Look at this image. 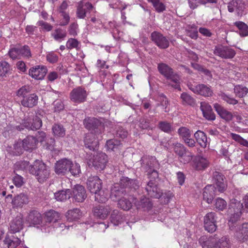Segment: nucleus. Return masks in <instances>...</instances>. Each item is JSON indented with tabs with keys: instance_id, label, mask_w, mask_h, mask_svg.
<instances>
[{
	"instance_id": "1",
	"label": "nucleus",
	"mask_w": 248,
	"mask_h": 248,
	"mask_svg": "<svg viewBox=\"0 0 248 248\" xmlns=\"http://www.w3.org/2000/svg\"><path fill=\"white\" fill-rule=\"evenodd\" d=\"M29 172L34 175L36 179L40 183L46 181L50 176L49 167L45 163L38 160H36L29 167Z\"/></svg>"
},
{
	"instance_id": "2",
	"label": "nucleus",
	"mask_w": 248,
	"mask_h": 248,
	"mask_svg": "<svg viewBox=\"0 0 248 248\" xmlns=\"http://www.w3.org/2000/svg\"><path fill=\"white\" fill-rule=\"evenodd\" d=\"M42 125V122L41 119L37 116H25L22 120V124L18 125L11 124V130L12 131L17 130L20 131L25 128L32 130L39 129Z\"/></svg>"
},
{
	"instance_id": "3",
	"label": "nucleus",
	"mask_w": 248,
	"mask_h": 248,
	"mask_svg": "<svg viewBox=\"0 0 248 248\" xmlns=\"http://www.w3.org/2000/svg\"><path fill=\"white\" fill-rule=\"evenodd\" d=\"M157 68L161 75L170 80L169 85L175 89L181 90L179 85L180 78L177 74L173 72L171 68L165 63H161L158 64Z\"/></svg>"
},
{
	"instance_id": "4",
	"label": "nucleus",
	"mask_w": 248,
	"mask_h": 248,
	"mask_svg": "<svg viewBox=\"0 0 248 248\" xmlns=\"http://www.w3.org/2000/svg\"><path fill=\"white\" fill-rule=\"evenodd\" d=\"M145 163V169L149 178L156 179L159 177L157 170L160 168V164L155 156H149L143 160Z\"/></svg>"
},
{
	"instance_id": "5",
	"label": "nucleus",
	"mask_w": 248,
	"mask_h": 248,
	"mask_svg": "<svg viewBox=\"0 0 248 248\" xmlns=\"http://www.w3.org/2000/svg\"><path fill=\"white\" fill-rule=\"evenodd\" d=\"M214 54L224 59H231L236 55V51L232 47L222 45L215 46Z\"/></svg>"
},
{
	"instance_id": "6",
	"label": "nucleus",
	"mask_w": 248,
	"mask_h": 248,
	"mask_svg": "<svg viewBox=\"0 0 248 248\" xmlns=\"http://www.w3.org/2000/svg\"><path fill=\"white\" fill-rule=\"evenodd\" d=\"M188 89L194 93L205 96H211L213 93L210 86L203 84H192L190 82L187 83Z\"/></svg>"
},
{
	"instance_id": "7",
	"label": "nucleus",
	"mask_w": 248,
	"mask_h": 248,
	"mask_svg": "<svg viewBox=\"0 0 248 248\" xmlns=\"http://www.w3.org/2000/svg\"><path fill=\"white\" fill-rule=\"evenodd\" d=\"M147 194L151 198H160L162 195V191L157 187L156 179L150 178V181L144 187Z\"/></svg>"
},
{
	"instance_id": "8",
	"label": "nucleus",
	"mask_w": 248,
	"mask_h": 248,
	"mask_svg": "<svg viewBox=\"0 0 248 248\" xmlns=\"http://www.w3.org/2000/svg\"><path fill=\"white\" fill-rule=\"evenodd\" d=\"M71 100L76 103H81L86 100L88 93L85 88L81 86L72 90L70 93Z\"/></svg>"
},
{
	"instance_id": "9",
	"label": "nucleus",
	"mask_w": 248,
	"mask_h": 248,
	"mask_svg": "<svg viewBox=\"0 0 248 248\" xmlns=\"http://www.w3.org/2000/svg\"><path fill=\"white\" fill-rule=\"evenodd\" d=\"M217 215L214 212L207 213L204 217V227L209 232H214L217 228Z\"/></svg>"
},
{
	"instance_id": "10",
	"label": "nucleus",
	"mask_w": 248,
	"mask_h": 248,
	"mask_svg": "<svg viewBox=\"0 0 248 248\" xmlns=\"http://www.w3.org/2000/svg\"><path fill=\"white\" fill-rule=\"evenodd\" d=\"M151 38L152 41L160 49H166L169 46L168 38L159 32H153Z\"/></svg>"
},
{
	"instance_id": "11",
	"label": "nucleus",
	"mask_w": 248,
	"mask_h": 248,
	"mask_svg": "<svg viewBox=\"0 0 248 248\" xmlns=\"http://www.w3.org/2000/svg\"><path fill=\"white\" fill-rule=\"evenodd\" d=\"M85 127L89 130L94 131L95 132L100 133V127L102 125L101 122L94 117H87L83 121Z\"/></svg>"
},
{
	"instance_id": "12",
	"label": "nucleus",
	"mask_w": 248,
	"mask_h": 248,
	"mask_svg": "<svg viewBox=\"0 0 248 248\" xmlns=\"http://www.w3.org/2000/svg\"><path fill=\"white\" fill-rule=\"evenodd\" d=\"M108 161V157L106 154L100 152L93 156L92 163L96 170H102L105 168Z\"/></svg>"
},
{
	"instance_id": "13",
	"label": "nucleus",
	"mask_w": 248,
	"mask_h": 248,
	"mask_svg": "<svg viewBox=\"0 0 248 248\" xmlns=\"http://www.w3.org/2000/svg\"><path fill=\"white\" fill-rule=\"evenodd\" d=\"M72 165V161L63 158L57 162L55 165V171L58 174L64 175L69 172Z\"/></svg>"
},
{
	"instance_id": "14",
	"label": "nucleus",
	"mask_w": 248,
	"mask_h": 248,
	"mask_svg": "<svg viewBox=\"0 0 248 248\" xmlns=\"http://www.w3.org/2000/svg\"><path fill=\"white\" fill-rule=\"evenodd\" d=\"M84 145L86 148L90 150H97L99 142L96 135L92 132L87 133L84 138Z\"/></svg>"
},
{
	"instance_id": "15",
	"label": "nucleus",
	"mask_w": 248,
	"mask_h": 248,
	"mask_svg": "<svg viewBox=\"0 0 248 248\" xmlns=\"http://www.w3.org/2000/svg\"><path fill=\"white\" fill-rule=\"evenodd\" d=\"M245 4L242 0H232L228 5V11L232 13L235 10L238 16H241L245 9Z\"/></svg>"
},
{
	"instance_id": "16",
	"label": "nucleus",
	"mask_w": 248,
	"mask_h": 248,
	"mask_svg": "<svg viewBox=\"0 0 248 248\" xmlns=\"http://www.w3.org/2000/svg\"><path fill=\"white\" fill-rule=\"evenodd\" d=\"M87 185L90 192L94 193L102 188V182L97 176H90L88 179Z\"/></svg>"
},
{
	"instance_id": "17",
	"label": "nucleus",
	"mask_w": 248,
	"mask_h": 248,
	"mask_svg": "<svg viewBox=\"0 0 248 248\" xmlns=\"http://www.w3.org/2000/svg\"><path fill=\"white\" fill-rule=\"evenodd\" d=\"M136 200V199L133 196L126 195L118 200V207L124 211H128L132 208V203Z\"/></svg>"
},
{
	"instance_id": "18",
	"label": "nucleus",
	"mask_w": 248,
	"mask_h": 248,
	"mask_svg": "<svg viewBox=\"0 0 248 248\" xmlns=\"http://www.w3.org/2000/svg\"><path fill=\"white\" fill-rule=\"evenodd\" d=\"M125 187L121 186L119 184H115L111 189L110 198L113 201H116L120 199L123 196H125L126 194V191Z\"/></svg>"
},
{
	"instance_id": "19",
	"label": "nucleus",
	"mask_w": 248,
	"mask_h": 248,
	"mask_svg": "<svg viewBox=\"0 0 248 248\" xmlns=\"http://www.w3.org/2000/svg\"><path fill=\"white\" fill-rule=\"evenodd\" d=\"M29 202L28 195L24 193H21L12 199V204L14 208H22L24 205L27 204Z\"/></svg>"
},
{
	"instance_id": "20",
	"label": "nucleus",
	"mask_w": 248,
	"mask_h": 248,
	"mask_svg": "<svg viewBox=\"0 0 248 248\" xmlns=\"http://www.w3.org/2000/svg\"><path fill=\"white\" fill-rule=\"evenodd\" d=\"M217 235H203L199 240V242L202 248H214L217 240Z\"/></svg>"
},
{
	"instance_id": "21",
	"label": "nucleus",
	"mask_w": 248,
	"mask_h": 248,
	"mask_svg": "<svg viewBox=\"0 0 248 248\" xmlns=\"http://www.w3.org/2000/svg\"><path fill=\"white\" fill-rule=\"evenodd\" d=\"M213 178L218 191L221 193L223 192L227 188V184L224 175L218 171H215L213 174Z\"/></svg>"
},
{
	"instance_id": "22",
	"label": "nucleus",
	"mask_w": 248,
	"mask_h": 248,
	"mask_svg": "<svg viewBox=\"0 0 248 248\" xmlns=\"http://www.w3.org/2000/svg\"><path fill=\"white\" fill-rule=\"evenodd\" d=\"M47 72V69L44 66L38 65L31 68L29 74L32 78L40 80L44 78Z\"/></svg>"
},
{
	"instance_id": "23",
	"label": "nucleus",
	"mask_w": 248,
	"mask_h": 248,
	"mask_svg": "<svg viewBox=\"0 0 248 248\" xmlns=\"http://www.w3.org/2000/svg\"><path fill=\"white\" fill-rule=\"evenodd\" d=\"M73 197L75 201L83 202L87 197L84 187L80 185H76L73 189Z\"/></svg>"
},
{
	"instance_id": "24",
	"label": "nucleus",
	"mask_w": 248,
	"mask_h": 248,
	"mask_svg": "<svg viewBox=\"0 0 248 248\" xmlns=\"http://www.w3.org/2000/svg\"><path fill=\"white\" fill-rule=\"evenodd\" d=\"M84 7L89 12H91L94 10L91 3L89 2H84L83 1H80L78 3L76 11V15L78 18L84 19L86 17L85 13L83 11V7Z\"/></svg>"
},
{
	"instance_id": "25",
	"label": "nucleus",
	"mask_w": 248,
	"mask_h": 248,
	"mask_svg": "<svg viewBox=\"0 0 248 248\" xmlns=\"http://www.w3.org/2000/svg\"><path fill=\"white\" fill-rule=\"evenodd\" d=\"M23 217L21 214H18L14 218L10 224V231L13 233L19 232L23 227Z\"/></svg>"
},
{
	"instance_id": "26",
	"label": "nucleus",
	"mask_w": 248,
	"mask_h": 248,
	"mask_svg": "<svg viewBox=\"0 0 248 248\" xmlns=\"http://www.w3.org/2000/svg\"><path fill=\"white\" fill-rule=\"evenodd\" d=\"M217 194V190L215 186L212 185H207L203 189V200L208 203H211Z\"/></svg>"
},
{
	"instance_id": "27",
	"label": "nucleus",
	"mask_w": 248,
	"mask_h": 248,
	"mask_svg": "<svg viewBox=\"0 0 248 248\" xmlns=\"http://www.w3.org/2000/svg\"><path fill=\"white\" fill-rule=\"evenodd\" d=\"M111 211L109 206L98 205L93 208V215L100 219H104L107 217Z\"/></svg>"
},
{
	"instance_id": "28",
	"label": "nucleus",
	"mask_w": 248,
	"mask_h": 248,
	"mask_svg": "<svg viewBox=\"0 0 248 248\" xmlns=\"http://www.w3.org/2000/svg\"><path fill=\"white\" fill-rule=\"evenodd\" d=\"M134 204L137 209L144 211H149L153 205L150 199L144 196L141 197L140 201H135Z\"/></svg>"
},
{
	"instance_id": "29",
	"label": "nucleus",
	"mask_w": 248,
	"mask_h": 248,
	"mask_svg": "<svg viewBox=\"0 0 248 248\" xmlns=\"http://www.w3.org/2000/svg\"><path fill=\"white\" fill-rule=\"evenodd\" d=\"M209 161L206 158L201 156H196L192 162V167L197 170H205L209 166Z\"/></svg>"
},
{
	"instance_id": "30",
	"label": "nucleus",
	"mask_w": 248,
	"mask_h": 248,
	"mask_svg": "<svg viewBox=\"0 0 248 248\" xmlns=\"http://www.w3.org/2000/svg\"><path fill=\"white\" fill-rule=\"evenodd\" d=\"M38 100V96L35 93H31L23 98L21 104L23 107L31 108L37 104Z\"/></svg>"
},
{
	"instance_id": "31",
	"label": "nucleus",
	"mask_w": 248,
	"mask_h": 248,
	"mask_svg": "<svg viewBox=\"0 0 248 248\" xmlns=\"http://www.w3.org/2000/svg\"><path fill=\"white\" fill-rule=\"evenodd\" d=\"M37 140L34 136H29L22 141V146L24 150L31 151L36 147Z\"/></svg>"
},
{
	"instance_id": "32",
	"label": "nucleus",
	"mask_w": 248,
	"mask_h": 248,
	"mask_svg": "<svg viewBox=\"0 0 248 248\" xmlns=\"http://www.w3.org/2000/svg\"><path fill=\"white\" fill-rule=\"evenodd\" d=\"M214 108L218 114L223 119L230 121L232 119V115L231 112L225 109L217 103L214 105Z\"/></svg>"
},
{
	"instance_id": "33",
	"label": "nucleus",
	"mask_w": 248,
	"mask_h": 248,
	"mask_svg": "<svg viewBox=\"0 0 248 248\" xmlns=\"http://www.w3.org/2000/svg\"><path fill=\"white\" fill-rule=\"evenodd\" d=\"M3 242L8 248H16L20 244L21 241L13 235H6Z\"/></svg>"
},
{
	"instance_id": "34",
	"label": "nucleus",
	"mask_w": 248,
	"mask_h": 248,
	"mask_svg": "<svg viewBox=\"0 0 248 248\" xmlns=\"http://www.w3.org/2000/svg\"><path fill=\"white\" fill-rule=\"evenodd\" d=\"M238 238L243 242L248 241V223H244L239 227L236 232Z\"/></svg>"
},
{
	"instance_id": "35",
	"label": "nucleus",
	"mask_w": 248,
	"mask_h": 248,
	"mask_svg": "<svg viewBox=\"0 0 248 248\" xmlns=\"http://www.w3.org/2000/svg\"><path fill=\"white\" fill-rule=\"evenodd\" d=\"M243 203L235 199H232L229 205V208L228 210V213H232L233 212L240 213L242 214L243 210Z\"/></svg>"
},
{
	"instance_id": "36",
	"label": "nucleus",
	"mask_w": 248,
	"mask_h": 248,
	"mask_svg": "<svg viewBox=\"0 0 248 248\" xmlns=\"http://www.w3.org/2000/svg\"><path fill=\"white\" fill-rule=\"evenodd\" d=\"M194 138L199 145L203 148H205L207 145V136L203 131L198 130L194 133Z\"/></svg>"
},
{
	"instance_id": "37",
	"label": "nucleus",
	"mask_w": 248,
	"mask_h": 248,
	"mask_svg": "<svg viewBox=\"0 0 248 248\" xmlns=\"http://www.w3.org/2000/svg\"><path fill=\"white\" fill-rule=\"evenodd\" d=\"M120 184L125 188L128 187L134 190L139 187L138 183L136 180L131 179L128 177H123L120 180Z\"/></svg>"
},
{
	"instance_id": "38",
	"label": "nucleus",
	"mask_w": 248,
	"mask_h": 248,
	"mask_svg": "<svg viewBox=\"0 0 248 248\" xmlns=\"http://www.w3.org/2000/svg\"><path fill=\"white\" fill-rule=\"evenodd\" d=\"M42 220L41 214L37 211H32L29 214L28 220L32 224H40L42 222Z\"/></svg>"
},
{
	"instance_id": "39",
	"label": "nucleus",
	"mask_w": 248,
	"mask_h": 248,
	"mask_svg": "<svg viewBox=\"0 0 248 248\" xmlns=\"http://www.w3.org/2000/svg\"><path fill=\"white\" fill-rule=\"evenodd\" d=\"M124 220V217L122 213L117 210L113 211L110 216V221L114 225L116 226L121 223Z\"/></svg>"
},
{
	"instance_id": "40",
	"label": "nucleus",
	"mask_w": 248,
	"mask_h": 248,
	"mask_svg": "<svg viewBox=\"0 0 248 248\" xmlns=\"http://www.w3.org/2000/svg\"><path fill=\"white\" fill-rule=\"evenodd\" d=\"M95 201L100 203L105 202L108 199V192L107 190L100 189L93 193Z\"/></svg>"
},
{
	"instance_id": "41",
	"label": "nucleus",
	"mask_w": 248,
	"mask_h": 248,
	"mask_svg": "<svg viewBox=\"0 0 248 248\" xmlns=\"http://www.w3.org/2000/svg\"><path fill=\"white\" fill-rule=\"evenodd\" d=\"M230 239L226 236L217 237L214 248H231Z\"/></svg>"
},
{
	"instance_id": "42",
	"label": "nucleus",
	"mask_w": 248,
	"mask_h": 248,
	"mask_svg": "<svg viewBox=\"0 0 248 248\" xmlns=\"http://www.w3.org/2000/svg\"><path fill=\"white\" fill-rule=\"evenodd\" d=\"M53 134L57 137H63L65 135V129L62 124H54L52 127Z\"/></svg>"
},
{
	"instance_id": "43",
	"label": "nucleus",
	"mask_w": 248,
	"mask_h": 248,
	"mask_svg": "<svg viewBox=\"0 0 248 248\" xmlns=\"http://www.w3.org/2000/svg\"><path fill=\"white\" fill-rule=\"evenodd\" d=\"M45 219L47 222L54 223L60 219V215L54 210H50L46 213Z\"/></svg>"
},
{
	"instance_id": "44",
	"label": "nucleus",
	"mask_w": 248,
	"mask_h": 248,
	"mask_svg": "<svg viewBox=\"0 0 248 248\" xmlns=\"http://www.w3.org/2000/svg\"><path fill=\"white\" fill-rule=\"evenodd\" d=\"M81 216V213L79 209L74 208L73 209L68 210L66 215V217L68 220L72 221L79 218Z\"/></svg>"
},
{
	"instance_id": "45",
	"label": "nucleus",
	"mask_w": 248,
	"mask_h": 248,
	"mask_svg": "<svg viewBox=\"0 0 248 248\" xmlns=\"http://www.w3.org/2000/svg\"><path fill=\"white\" fill-rule=\"evenodd\" d=\"M71 195V191L70 189H67L65 190H61L54 193L55 199L57 201H64L70 198Z\"/></svg>"
},
{
	"instance_id": "46",
	"label": "nucleus",
	"mask_w": 248,
	"mask_h": 248,
	"mask_svg": "<svg viewBox=\"0 0 248 248\" xmlns=\"http://www.w3.org/2000/svg\"><path fill=\"white\" fill-rule=\"evenodd\" d=\"M11 66L10 64L5 61L0 62V77H6L11 73Z\"/></svg>"
},
{
	"instance_id": "47",
	"label": "nucleus",
	"mask_w": 248,
	"mask_h": 248,
	"mask_svg": "<svg viewBox=\"0 0 248 248\" xmlns=\"http://www.w3.org/2000/svg\"><path fill=\"white\" fill-rule=\"evenodd\" d=\"M158 127L162 131L168 134L173 131L171 124L166 121H160L158 124Z\"/></svg>"
},
{
	"instance_id": "48",
	"label": "nucleus",
	"mask_w": 248,
	"mask_h": 248,
	"mask_svg": "<svg viewBox=\"0 0 248 248\" xmlns=\"http://www.w3.org/2000/svg\"><path fill=\"white\" fill-rule=\"evenodd\" d=\"M234 93L236 96L240 98L243 97L248 93V89L243 85H237L234 87Z\"/></svg>"
},
{
	"instance_id": "49",
	"label": "nucleus",
	"mask_w": 248,
	"mask_h": 248,
	"mask_svg": "<svg viewBox=\"0 0 248 248\" xmlns=\"http://www.w3.org/2000/svg\"><path fill=\"white\" fill-rule=\"evenodd\" d=\"M239 30V34L241 36L248 35V26L244 22L242 21H236L234 23Z\"/></svg>"
},
{
	"instance_id": "50",
	"label": "nucleus",
	"mask_w": 248,
	"mask_h": 248,
	"mask_svg": "<svg viewBox=\"0 0 248 248\" xmlns=\"http://www.w3.org/2000/svg\"><path fill=\"white\" fill-rule=\"evenodd\" d=\"M52 36L56 41L61 42L66 36V32L65 31L59 28L54 31L52 33Z\"/></svg>"
},
{
	"instance_id": "51",
	"label": "nucleus",
	"mask_w": 248,
	"mask_h": 248,
	"mask_svg": "<svg viewBox=\"0 0 248 248\" xmlns=\"http://www.w3.org/2000/svg\"><path fill=\"white\" fill-rule=\"evenodd\" d=\"M181 98L183 103L192 107L196 105V100L191 95L186 93H183L181 95Z\"/></svg>"
},
{
	"instance_id": "52",
	"label": "nucleus",
	"mask_w": 248,
	"mask_h": 248,
	"mask_svg": "<svg viewBox=\"0 0 248 248\" xmlns=\"http://www.w3.org/2000/svg\"><path fill=\"white\" fill-rule=\"evenodd\" d=\"M173 151L174 152L181 158L183 157V156L186 153V148L182 144L177 142L173 144Z\"/></svg>"
},
{
	"instance_id": "53",
	"label": "nucleus",
	"mask_w": 248,
	"mask_h": 248,
	"mask_svg": "<svg viewBox=\"0 0 248 248\" xmlns=\"http://www.w3.org/2000/svg\"><path fill=\"white\" fill-rule=\"evenodd\" d=\"M121 145L120 141L116 139L109 140L106 142L107 149L110 151H115V149H118Z\"/></svg>"
},
{
	"instance_id": "54",
	"label": "nucleus",
	"mask_w": 248,
	"mask_h": 248,
	"mask_svg": "<svg viewBox=\"0 0 248 248\" xmlns=\"http://www.w3.org/2000/svg\"><path fill=\"white\" fill-rule=\"evenodd\" d=\"M148 1L152 4L156 11L158 13L162 12L165 10V6L160 0H148Z\"/></svg>"
},
{
	"instance_id": "55",
	"label": "nucleus",
	"mask_w": 248,
	"mask_h": 248,
	"mask_svg": "<svg viewBox=\"0 0 248 248\" xmlns=\"http://www.w3.org/2000/svg\"><path fill=\"white\" fill-rule=\"evenodd\" d=\"M80 43L76 39L70 38L66 42V47L68 49L75 48L77 50L79 49Z\"/></svg>"
},
{
	"instance_id": "56",
	"label": "nucleus",
	"mask_w": 248,
	"mask_h": 248,
	"mask_svg": "<svg viewBox=\"0 0 248 248\" xmlns=\"http://www.w3.org/2000/svg\"><path fill=\"white\" fill-rule=\"evenodd\" d=\"M139 123V127L142 129H152L151 120L147 118H141Z\"/></svg>"
},
{
	"instance_id": "57",
	"label": "nucleus",
	"mask_w": 248,
	"mask_h": 248,
	"mask_svg": "<svg viewBox=\"0 0 248 248\" xmlns=\"http://www.w3.org/2000/svg\"><path fill=\"white\" fill-rule=\"evenodd\" d=\"M178 133L179 136L182 138L183 140L187 138L191 137L190 131L189 129L186 127H181L178 130Z\"/></svg>"
},
{
	"instance_id": "58",
	"label": "nucleus",
	"mask_w": 248,
	"mask_h": 248,
	"mask_svg": "<svg viewBox=\"0 0 248 248\" xmlns=\"http://www.w3.org/2000/svg\"><path fill=\"white\" fill-rule=\"evenodd\" d=\"M29 162L27 161H20L15 164V168L16 170H28L29 171Z\"/></svg>"
},
{
	"instance_id": "59",
	"label": "nucleus",
	"mask_w": 248,
	"mask_h": 248,
	"mask_svg": "<svg viewBox=\"0 0 248 248\" xmlns=\"http://www.w3.org/2000/svg\"><path fill=\"white\" fill-rule=\"evenodd\" d=\"M215 207L219 211H223L227 207L226 202L222 198H218L216 200Z\"/></svg>"
},
{
	"instance_id": "60",
	"label": "nucleus",
	"mask_w": 248,
	"mask_h": 248,
	"mask_svg": "<svg viewBox=\"0 0 248 248\" xmlns=\"http://www.w3.org/2000/svg\"><path fill=\"white\" fill-rule=\"evenodd\" d=\"M20 58L21 57L29 58L31 57V52L29 47L27 46H24L18 47Z\"/></svg>"
},
{
	"instance_id": "61",
	"label": "nucleus",
	"mask_w": 248,
	"mask_h": 248,
	"mask_svg": "<svg viewBox=\"0 0 248 248\" xmlns=\"http://www.w3.org/2000/svg\"><path fill=\"white\" fill-rule=\"evenodd\" d=\"M30 92V88L29 86H23L16 91V94L18 97H22L24 98Z\"/></svg>"
},
{
	"instance_id": "62",
	"label": "nucleus",
	"mask_w": 248,
	"mask_h": 248,
	"mask_svg": "<svg viewBox=\"0 0 248 248\" xmlns=\"http://www.w3.org/2000/svg\"><path fill=\"white\" fill-rule=\"evenodd\" d=\"M231 215L230 217V219L229 220V224L230 226L232 225L234 223H235L237 221L240 219L242 214L239 212L235 213L233 212L232 213H230Z\"/></svg>"
},
{
	"instance_id": "63",
	"label": "nucleus",
	"mask_w": 248,
	"mask_h": 248,
	"mask_svg": "<svg viewBox=\"0 0 248 248\" xmlns=\"http://www.w3.org/2000/svg\"><path fill=\"white\" fill-rule=\"evenodd\" d=\"M8 54L12 59H20V56L18 47L11 48L8 52Z\"/></svg>"
},
{
	"instance_id": "64",
	"label": "nucleus",
	"mask_w": 248,
	"mask_h": 248,
	"mask_svg": "<svg viewBox=\"0 0 248 248\" xmlns=\"http://www.w3.org/2000/svg\"><path fill=\"white\" fill-rule=\"evenodd\" d=\"M53 110L54 112H59L64 108V104L61 100H56L53 103Z\"/></svg>"
}]
</instances>
